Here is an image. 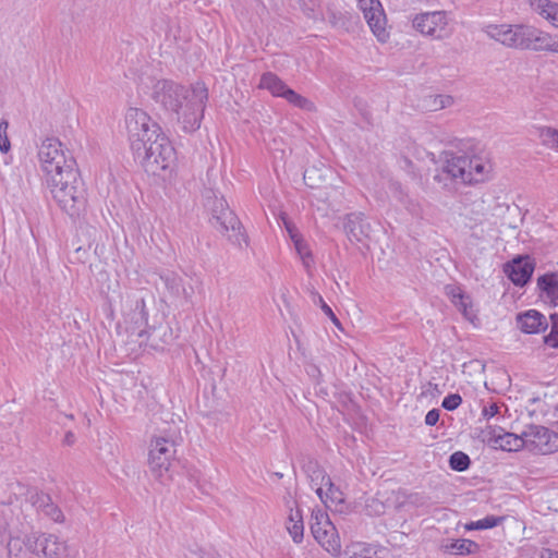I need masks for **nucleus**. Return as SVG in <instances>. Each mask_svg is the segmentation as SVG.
Instances as JSON below:
<instances>
[{
    "label": "nucleus",
    "mask_w": 558,
    "mask_h": 558,
    "mask_svg": "<svg viewBox=\"0 0 558 558\" xmlns=\"http://www.w3.org/2000/svg\"><path fill=\"white\" fill-rule=\"evenodd\" d=\"M325 485H314L313 487H316L315 493L318 496V498L322 500L323 504L328 508V499L326 496V492L324 490Z\"/></svg>",
    "instance_id": "49"
},
{
    "label": "nucleus",
    "mask_w": 558,
    "mask_h": 558,
    "mask_svg": "<svg viewBox=\"0 0 558 558\" xmlns=\"http://www.w3.org/2000/svg\"><path fill=\"white\" fill-rule=\"evenodd\" d=\"M482 441L490 447L506 451H519L525 448L523 432L520 435L504 432L502 428L487 426L481 433Z\"/></svg>",
    "instance_id": "12"
},
{
    "label": "nucleus",
    "mask_w": 558,
    "mask_h": 558,
    "mask_svg": "<svg viewBox=\"0 0 558 558\" xmlns=\"http://www.w3.org/2000/svg\"><path fill=\"white\" fill-rule=\"evenodd\" d=\"M359 9L364 13L366 9H368L369 5H373L371 3V0H356Z\"/></svg>",
    "instance_id": "51"
},
{
    "label": "nucleus",
    "mask_w": 558,
    "mask_h": 558,
    "mask_svg": "<svg viewBox=\"0 0 558 558\" xmlns=\"http://www.w3.org/2000/svg\"><path fill=\"white\" fill-rule=\"evenodd\" d=\"M439 410L438 409H432L427 412L425 416V424L428 426H434L438 420H439Z\"/></svg>",
    "instance_id": "46"
},
{
    "label": "nucleus",
    "mask_w": 558,
    "mask_h": 558,
    "mask_svg": "<svg viewBox=\"0 0 558 558\" xmlns=\"http://www.w3.org/2000/svg\"><path fill=\"white\" fill-rule=\"evenodd\" d=\"M144 170L151 175H161L175 161V150L162 131L158 132L140 150H133Z\"/></svg>",
    "instance_id": "4"
},
{
    "label": "nucleus",
    "mask_w": 558,
    "mask_h": 558,
    "mask_svg": "<svg viewBox=\"0 0 558 558\" xmlns=\"http://www.w3.org/2000/svg\"><path fill=\"white\" fill-rule=\"evenodd\" d=\"M343 230L351 243L363 242L369 236L371 225L362 213H350L343 219Z\"/></svg>",
    "instance_id": "17"
},
{
    "label": "nucleus",
    "mask_w": 558,
    "mask_h": 558,
    "mask_svg": "<svg viewBox=\"0 0 558 558\" xmlns=\"http://www.w3.org/2000/svg\"><path fill=\"white\" fill-rule=\"evenodd\" d=\"M518 328L524 333H539L548 327L546 317L536 310H529L517 316Z\"/></svg>",
    "instance_id": "18"
},
{
    "label": "nucleus",
    "mask_w": 558,
    "mask_h": 558,
    "mask_svg": "<svg viewBox=\"0 0 558 558\" xmlns=\"http://www.w3.org/2000/svg\"><path fill=\"white\" fill-rule=\"evenodd\" d=\"M531 8L546 19L554 27H558V3L550 0H529Z\"/></svg>",
    "instance_id": "25"
},
{
    "label": "nucleus",
    "mask_w": 558,
    "mask_h": 558,
    "mask_svg": "<svg viewBox=\"0 0 558 558\" xmlns=\"http://www.w3.org/2000/svg\"><path fill=\"white\" fill-rule=\"evenodd\" d=\"M40 541L43 543L41 554L47 558H61L68 550L66 543L54 534L43 533Z\"/></svg>",
    "instance_id": "24"
},
{
    "label": "nucleus",
    "mask_w": 558,
    "mask_h": 558,
    "mask_svg": "<svg viewBox=\"0 0 558 558\" xmlns=\"http://www.w3.org/2000/svg\"><path fill=\"white\" fill-rule=\"evenodd\" d=\"M303 12L312 19L316 17V12L320 8V0H299Z\"/></svg>",
    "instance_id": "40"
},
{
    "label": "nucleus",
    "mask_w": 558,
    "mask_h": 558,
    "mask_svg": "<svg viewBox=\"0 0 558 558\" xmlns=\"http://www.w3.org/2000/svg\"><path fill=\"white\" fill-rule=\"evenodd\" d=\"M289 104L304 110H312L314 105L311 100L303 97L302 95L294 92L292 88H288L283 97Z\"/></svg>",
    "instance_id": "33"
},
{
    "label": "nucleus",
    "mask_w": 558,
    "mask_h": 558,
    "mask_svg": "<svg viewBox=\"0 0 558 558\" xmlns=\"http://www.w3.org/2000/svg\"><path fill=\"white\" fill-rule=\"evenodd\" d=\"M287 530L294 543H301L303 539L304 524L301 510L298 508L294 512L290 508L289 522Z\"/></svg>",
    "instance_id": "30"
},
{
    "label": "nucleus",
    "mask_w": 558,
    "mask_h": 558,
    "mask_svg": "<svg viewBox=\"0 0 558 558\" xmlns=\"http://www.w3.org/2000/svg\"><path fill=\"white\" fill-rule=\"evenodd\" d=\"M8 128L9 122L7 120L0 119V151L2 154H7L11 149V143L7 133Z\"/></svg>",
    "instance_id": "38"
},
{
    "label": "nucleus",
    "mask_w": 558,
    "mask_h": 558,
    "mask_svg": "<svg viewBox=\"0 0 558 558\" xmlns=\"http://www.w3.org/2000/svg\"><path fill=\"white\" fill-rule=\"evenodd\" d=\"M541 558H558V551H555V550H551V549H546Z\"/></svg>",
    "instance_id": "53"
},
{
    "label": "nucleus",
    "mask_w": 558,
    "mask_h": 558,
    "mask_svg": "<svg viewBox=\"0 0 558 558\" xmlns=\"http://www.w3.org/2000/svg\"><path fill=\"white\" fill-rule=\"evenodd\" d=\"M173 440L165 437H156L150 441L148 464L150 471L158 477L169 471L171 461L175 454Z\"/></svg>",
    "instance_id": "10"
},
{
    "label": "nucleus",
    "mask_w": 558,
    "mask_h": 558,
    "mask_svg": "<svg viewBox=\"0 0 558 558\" xmlns=\"http://www.w3.org/2000/svg\"><path fill=\"white\" fill-rule=\"evenodd\" d=\"M133 319L138 326H145V329L140 330L138 336L142 338L146 336V340L154 348L159 345L158 339H160L163 343L167 342L166 339H161V336L165 337L167 335V327H149L148 326V313L146 311L145 301L143 298H140L135 301V307L133 310Z\"/></svg>",
    "instance_id": "13"
},
{
    "label": "nucleus",
    "mask_w": 558,
    "mask_h": 558,
    "mask_svg": "<svg viewBox=\"0 0 558 558\" xmlns=\"http://www.w3.org/2000/svg\"><path fill=\"white\" fill-rule=\"evenodd\" d=\"M538 136L544 146L558 150V130L551 126H542Z\"/></svg>",
    "instance_id": "32"
},
{
    "label": "nucleus",
    "mask_w": 558,
    "mask_h": 558,
    "mask_svg": "<svg viewBox=\"0 0 558 558\" xmlns=\"http://www.w3.org/2000/svg\"><path fill=\"white\" fill-rule=\"evenodd\" d=\"M327 16L332 27L348 29V24L351 19L349 12H340L329 8L327 10Z\"/></svg>",
    "instance_id": "34"
},
{
    "label": "nucleus",
    "mask_w": 558,
    "mask_h": 558,
    "mask_svg": "<svg viewBox=\"0 0 558 558\" xmlns=\"http://www.w3.org/2000/svg\"><path fill=\"white\" fill-rule=\"evenodd\" d=\"M331 526H333V523L330 521L329 515L325 510L320 508L313 509L310 521L313 537L319 534L323 530Z\"/></svg>",
    "instance_id": "31"
},
{
    "label": "nucleus",
    "mask_w": 558,
    "mask_h": 558,
    "mask_svg": "<svg viewBox=\"0 0 558 558\" xmlns=\"http://www.w3.org/2000/svg\"><path fill=\"white\" fill-rule=\"evenodd\" d=\"M442 547L446 551L456 555H471L480 550V545L477 543L466 538L451 539Z\"/></svg>",
    "instance_id": "28"
},
{
    "label": "nucleus",
    "mask_w": 558,
    "mask_h": 558,
    "mask_svg": "<svg viewBox=\"0 0 558 558\" xmlns=\"http://www.w3.org/2000/svg\"><path fill=\"white\" fill-rule=\"evenodd\" d=\"M151 98L177 116L184 132H194L201 126L208 93L204 84L197 83L189 89L172 81L160 80L153 86Z\"/></svg>",
    "instance_id": "1"
},
{
    "label": "nucleus",
    "mask_w": 558,
    "mask_h": 558,
    "mask_svg": "<svg viewBox=\"0 0 558 558\" xmlns=\"http://www.w3.org/2000/svg\"><path fill=\"white\" fill-rule=\"evenodd\" d=\"M125 124L132 151L140 150L143 143L149 142L154 135L161 131L159 124L138 108H130L126 111Z\"/></svg>",
    "instance_id": "7"
},
{
    "label": "nucleus",
    "mask_w": 558,
    "mask_h": 558,
    "mask_svg": "<svg viewBox=\"0 0 558 558\" xmlns=\"http://www.w3.org/2000/svg\"><path fill=\"white\" fill-rule=\"evenodd\" d=\"M314 538L330 555H340L341 541L335 525L323 530L319 534L315 535Z\"/></svg>",
    "instance_id": "21"
},
{
    "label": "nucleus",
    "mask_w": 558,
    "mask_h": 558,
    "mask_svg": "<svg viewBox=\"0 0 558 558\" xmlns=\"http://www.w3.org/2000/svg\"><path fill=\"white\" fill-rule=\"evenodd\" d=\"M541 292L554 305H558V272H547L537 278Z\"/></svg>",
    "instance_id": "22"
},
{
    "label": "nucleus",
    "mask_w": 558,
    "mask_h": 558,
    "mask_svg": "<svg viewBox=\"0 0 558 558\" xmlns=\"http://www.w3.org/2000/svg\"><path fill=\"white\" fill-rule=\"evenodd\" d=\"M456 306L468 320L473 322L475 315L472 311V304L469 302V296H464L463 301L461 303H458V305Z\"/></svg>",
    "instance_id": "44"
},
{
    "label": "nucleus",
    "mask_w": 558,
    "mask_h": 558,
    "mask_svg": "<svg viewBox=\"0 0 558 558\" xmlns=\"http://www.w3.org/2000/svg\"><path fill=\"white\" fill-rule=\"evenodd\" d=\"M490 168L489 162L482 157L447 151L444 154L440 172L435 174L434 180L444 182L449 179L463 184H474L484 181Z\"/></svg>",
    "instance_id": "3"
},
{
    "label": "nucleus",
    "mask_w": 558,
    "mask_h": 558,
    "mask_svg": "<svg viewBox=\"0 0 558 558\" xmlns=\"http://www.w3.org/2000/svg\"><path fill=\"white\" fill-rule=\"evenodd\" d=\"M373 5L363 13L372 33L380 43H386L389 39V32L386 28L387 19L383 5L379 0H371Z\"/></svg>",
    "instance_id": "14"
},
{
    "label": "nucleus",
    "mask_w": 558,
    "mask_h": 558,
    "mask_svg": "<svg viewBox=\"0 0 558 558\" xmlns=\"http://www.w3.org/2000/svg\"><path fill=\"white\" fill-rule=\"evenodd\" d=\"M544 342L551 348H558V331L550 330V332L544 337Z\"/></svg>",
    "instance_id": "48"
},
{
    "label": "nucleus",
    "mask_w": 558,
    "mask_h": 558,
    "mask_svg": "<svg viewBox=\"0 0 558 558\" xmlns=\"http://www.w3.org/2000/svg\"><path fill=\"white\" fill-rule=\"evenodd\" d=\"M206 208L210 214V223L221 234L239 247L247 245V236L236 215L229 208L228 203L221 196L218 197L213 191L206 195Z\"/></svg>",
    "instance_id": "5"
},
{
    "label": "nucleus",
    "mask_w": 558,
    "mask_h": 558,
    "mask_svg": "<svg viewBox=\"0 0 558 558\" xmlns=\"http://www.w3.org/2000/svg\"><path fill=\"white\" fill-rule=\"evenodd\" d=\"M549 318L551 322V330L558 331V313L551 314Z\"/></svg>",
    "instance_id": "52"
},
{
    "label": "nucleus",
    "mask_w": 558,
    "mask_h": 558,
    "mask_svg": "<svg viewBox=\"0 0 558 558\" xmlns=\"http://www.w3.org/2000/svg\"><path fill=\"white\" fill-rule=\"evenodd\" d=\"M499 412V407L496 403H490L483 408L482 415L485 418H492Z\"/></svg>",
    "instance_id": "47"
},
{
    "label": "nucleus",
    "mask_w": 558,
    "mask_h": 558,
    "mask_svg": "<svg viewBox=\"0 0 558 558\" xmlns=\"http://www.w3.org/2000/svg\"><path fill=\"white\" fill-rule=\"evenodd\" d=\"M287 229L294 242L298 254L302 257L304 265L308 266L307 258H311L312 254L307 247V244L289 226H287Z\"/></svg>",
    "instance_id": "36"
},
{
    "label": "nucleus",
    "mask_w": 558,
    "mask_h": 558,
    "mask_svg": "<svg viewBox=\"0 0 558 558\" xmlns=\"http://www.w3.org/2000/svg\"><path fill=\"white\" fill-rule=\"evenodd\" d=\"M63 442L68 446H72L75 442V435L72 432H68L64 436Z\"/></svg>",
    "instance_id": "50"
},
{
    "label": "nucleus",
    "mask_w": 558,
    "mask_h": 558,
    "mask_svg": "<svg viewBox=\"0 0 558 558\" xmlns=\"http://www.w3.org/2000/svg\"><path fill=\"white\" fill-rule=\"evenodd\" d=\"M470 457L462 452L456 451L449 457V466L457 472H463L470 468Z\"/></svg>",
    "instance_id": "35"
},
{
    "label": "nucleus",
    "mask_w": 558,
    "mask_h": 558,
    "mask_svg": "<svg viewBox=\"0 0 558 558\" xmlns=\"http://www.w3.org/2000/svg\"><path fill=\"white\" fill-rule=\"evenodd\" d=\"M525 50L558 53V36L527 25Z\"/></svg>",
    "instance_id": "15"
},
{
    "label": "nucleus",
    "mask_w": 558,
    "mask_h": 558,
    "mask_svg": "<svg viewBox=\"0 0 558 558\" xmlns=\"http://www.w3.org/2000/svg\"><path fill=\"white\" fill-rule=\"evenodd\" d=\"M259 87L268 89L276 97H283L286 90L289 88L281 78L271 72L263 74Z\"/></svg>",
    "instance_id": "29"
},
{
    "label": "nucleus",
    "mask_w": 558,
    "mask_h": 558,
    "mask_svg": "<svg viewBox=\"0 0 558 558\" xmlns=\"http://www.w3.org/2000/svg\"><path fill=\"white\" fill-rule=\"evenodd\" d=\"M32 505L52 521L64 522V514L47 494L35 492L29 498Z\"/></svg>",
    "instance_id": "19"
},
{
    "label": "nucleus",
    "mask_w": 558,
    "mask_h": 558,
    "mask_svg": "<svg viewBox=\"0 0 558 558\" xmlns=\"http://www.w3.org/2000/svg\"><path fill=\"white\" fill-rule=\"evenodd\" d=\"M462 403V398L459 393H451L444 398L441 407L447 411L456 410Z\"/></svg>",
    "instance_id": "41"
},
{
    "label": "nucleus",
    "mask_w": 558,
    "mask_h": 558,
    "mask_svg": "<svg viewBox=\"0 0 558 558\" xmlns=\"http://www.w3.org/2000/svg\"><path fill=\"white\" fill-rule=\"evenodd\" d=\"M483 31L489 38L508 48L525 50L527 25L489 24Z\"/></svg>",
    "instance_id": "9"
},
{
    "label": "nucleus",
    "mask_w": 558,
    "mask_h": 558,
    "mask_svg": "<svg viewBox=\"0 0 558 558\" xmlns=\"http://www.w3.org/2000/svg\"><path fill=\"white\" fill-rule=\"evenodd\" d=\"M51 197L70 217H78L86 206V190L78 169H69L45 180Z\"/></svg>",
    "instance_id": "2"
},
{
    "label": "nucleus",
    "mask_w": 558,
    "mask_h": 558,
    "mask_svg": "<svg viewBox=\"0 0 558 558\" xmlns=\"http://www.w3.org/2000/svg\"><path fill=\"white\" fill-rule=\"evenodd\" d=\"M326 487V496L328 499V508L331 510H335L339 513L347 512L349 506L345 502V496L344 493L341 490V488L336 485L331 478H329L325 483Z\"/></svg>",
    "instance_id": "23"
},
{
    "label": "nucleus",
    "mask_w": 558,
    "mask_h": 558,
    "mask_svg": "<svg viewBox=\"0 0 558 558\" xmlns=\"http://www.w3.org/2000/svg\"><path fill=\"white\" fill-rule=\"evenodd\" d=\"M534 267L535 264L529 256H519L506 265L505 271L515 286L523 287L530 281Z\"/></svg>",
    "instance_id": "16"
},
{
    "label": "nucleus",
    "mask_w": 558,
    "mask_h": 558,
    "mask_svg": "<svg viewBox=\"0 0 558 558\" xmlns=\"http://www.w3.org/2000/svg\"><path fill=\"white\" fill-rule=\"evenodd\" d=\"M302 470L308 478L311 486L325 485V483L330 478L325 469L314 459H308L304 462Z\"/></svg>",
    "instance_id": "27"
},
{
    "label": "nucleus",
    "mask_w": 558,
    "mask_h": 558,
    "mask_svg": "<svg viewBox=\"0 0 558 558\" xmlns=\"http://www.w3.org/2000/svg\"><path fill=\"white\" fill-rule=\"evenodd\" d=\"M502 521L500 517L487 515L475 522H471L465 527L466 530H485L497 526Z\"/></svg>",
    "instance_id": "37"
},
{
    "label": "nucleus",
    "mask_w": 558,
    "mask_h": 558,
    "mask_svg": "<svg viewBox=\"0 0 558 558\" xmlns=\"http://www.w3.org/2000/svg\"><path fill=\"white\" fill-rule=\"evenodd\" d=\"M160 280L163 282L165 287L172 296L184 299L187 302L191 301L193 295V288H186L183 284V280L179 275L171 271H167L160 275Z\"/></svg>",
    "instance_id": "20"
},
{
    "label": "nucleus",
    "mask_w": 558,
    "mask_h": 558,
    "mask_svg": "<svg viewBox=\"0 0 558 558\" xmlns=\"http://www.w3.org/2000/svg\"><path fill=\"white\" fill-rule=\"evenodd\" d=\"M446 289H447V294L450 296L451 302L454 305H458V303H461L463 301V298L465 295L462 293L460 288L448 286Z\"/></svg>",
    "instance_id": "45"
},
{
    "label": "nucleus",
    "mask_w": 558,
    "mask_h": 558,
    "mask_svg": "<svg viewBox=\"0 0 558 558\" xmlns=\"http://www.w3.org/2000/svg\"><path fill=\"white\" fill-rule=\"evenodd\" d=\"M453 104V98L449 95H436L433 98L434 110L447 108Z\"/></svg>",
    "instance_id": "43"
},
{
    "label": "nucleus",
    "mask_w": 558,
    "mask_h": 558,
    "mask_svg": "<svg viewBox=\"0 0 558 558\" xmlns=\"http://www.w3.org/2000/svg\"><path fill=\"white\" fill-rule=\"evenodd\" d=\"M316 296H317V303L319 304L322 311L331 319V322L333 323V325L336 327L341 328L340 320L335 315L331 307L324 301V299L319 294H317Z\"/></svg>",
    "instance_id": "42"
},
{
    "label": "nucleus",
    "mask_w": 558,
    "mask_h": 558,
    "mask_svg": "<svg viewBox=\"0 0 558 558\" xmlns=\"http://www.w3.org/2000/svg\"><path fill=\"white\" fill-rule=\"evenodd\" d=\"M40 539H43V533L31 534L26 536L24 544L28 550L38 555L39 553H41L43 549V543Z\"/></svg>",
    "instance_id": "39"
},
{
    "label": "nucleus",
    "mask_w": 558,
    "mask_h": 558,
    "mask_svg": "<svg viewBox=\"0 0 558 558\" xmlns=\"http://www.w3.org/2000/svg\"><path fill=\"white\" fill-rule=\"evenodd\" d=\"M412 26L424 36L434 39H444L449 36L447 29L448 16L445 11H433L416 14L412 20Z\"/></svg>",
    "instance_id": "11"
},
{
    "label": "nucleus",
    "mask_w": 558,
    "mask_h": 558,
    "mask_svg": "<svg viewBox=\"0 0 558 558\" xmlns=\"http://www.w3.org/2000/svg\"><path fill=\"white\" fill-rule=\"evenodd\" d=\"M38 159L45 180L50 175H59L69 169H76V160L63 149L62 143L56 137L45 138L38 147Z\"/></svg>",
    "instance_id": "6"
},
{
    "label": "nucleus",
    "mask_w": 558,
    "mask_h": 558,
    "mask_svg": "<svg viewBox=\"0 0 558 558\" xmlns=\"http://www.w3.org/2000/svg\"><path fill=\"white\" fill-rule=\"evenodd\" d=\"M344 554L345 558H385L386 550L364 543H354L347 547Z\"/></svg>",
    "instance_id": "26"
},
{
    "label": "nucleus",
    "mask_w": 558,
    "mask_h": 558,
    "mask_svg": "<svg viewBox=\"0 0 558 558\" xmlns=\"http://www.w3.org/2000/svg\"><path fill=\"white\" fill-rule=\"evenodd\" d=\"M525 449L539 454L558 450V434L542 425H529L523 430Z\"/></svg>",
    "instance_id": "8"
}]
</instances>
